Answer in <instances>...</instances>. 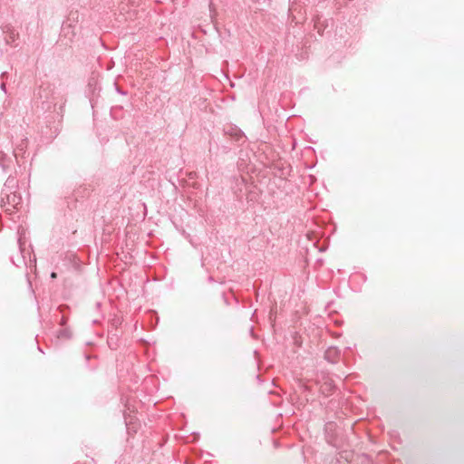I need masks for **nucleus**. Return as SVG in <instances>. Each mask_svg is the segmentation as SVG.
<instances>
[{
  "instance_id": "nucleus-1",
  "label": "nucleus",
  "mask_w": 464,
  "mask_h": 464,
  "mask_svg": "<svg viewBox=\"0 0 464 464\" xmlns=\"http://www.w3.org/2000/svg\"><path fill=\"white\" fill-rule=\"evenodd\" d=\"M34 97L44 115L39 123L41 138L43 142L49 143L59 134L66 100L62 92L49 82L40 85Z\"/></svg>"
},
{
  "instance_id": "nucleus-2",
  "label": "nucleus",
  "mask_w": 464,
  "mask_h": 464,
  "mask_svg": "<svg viewBox=\"0 0 464 464\" xmlns=\"http://www.w3.org/2000/svg\"><path fill=\"white\" fill-rule=\"evenodd\" d=\"M2 208L5 212L12 213L13 209L18 208L23 203V198L19 190L11 193H1Z\"/></svg>"
},
{
  "instance_id": "nucleus-3",
  "label": "nucleus",
  "mask_w": 464,
  "mask_h": 464,
  "mask_svg": "<svg viewBox=\"0 0 464 464\" xmlns=\"http://www.w3.org/2000/svg\"><path fill=\"white\" fill-rule=\"evenodd\" d=\"M223 130L225 135L229 136L237 143H244L246 141V137L245 133L236 125H227Z\"/></svg>"
},
{
  "instance_id": "nucleus-4",
  "label": "nucleus",
  "mask_w": 464,
  "mask_h": 464,
  "mask_svg": "<svg viewBox=\"0 0 464 464\" xmlns=\"http://www.w3.org/2000/svg\"><path fill=\"white\" fill-rule=\"evenodd\" d=\"M28 145L27 139H23L14 149V156L19 166H21V159L24 158Z\"/></svg>"
},
{
  "instance_id": "nucleus-5",
  "label": "nucleus",
  "mask_w": 464,
  "mask_h": 464,
  "mask_svg": "<svg viewBox=\"0 0 464 464\" xmlns=\"http://www.w3.org/2000/svg\"><path fill=\"white\" fill-rule=\"evenodd\" d=\"M324 357L327 362L333 364L337 363L341 357V351L337 347L331 346L326 349Z\"/></svg>"
},
{
  "instance_id": "nucleus-6",
  "label": "nucleus",
  "mask_w": 464,
  "mask_h": 464,
  "mask_svg": "<svg viewBox=\"0 0 464 464\" xmlns=\"http://www.w3.org/2000/svg\"><path fill=\"white\" fill-rule=\"evenodd\" d=\"M18 190V183L17 179L13 177L12 175H9L7 179L5 180L4 184V188L2 189L1 193H11L15 192Z\"/></svg>"
},
{
  "instance_id": "nucleus-7",
  "label": "nucleus",
  "mask_w": 464,
  "mask_h": 464,
  "mask_svg": "<svg viewBox=\"0 0 464 464\" xmlns=\"http://www.w3.org/2000/svg\"><path fill=\"white\" fill-rule=\"evenodd\" d=\"M3 33L6 34L5 40L7 44L14 43L18 36V34L10 24H6L3 27Z\"/></svg>"
},
{
  "instance_id": "nucleus-8",
  "label": "nucleus",
  "mask_w": 464,
  "mask_h": 464,
  "mask_svg": "<svg viewBox=\"0 0 464 464\" xmlns=\"http://www.w3.org/2000/svg\"><path fill=\"white\" fill-rule=\"evenodd\" d=\"M335 389V385L332 380H325L324 383L320 385V392L324 396H329L333 393Z\"/></svg>"
},
{
  "instance_id": "nucleus-9",
  "label": "nucleus",
  "mask_w": 464,
  "mask_h": 464,
  "mask_svg": "<svg viewBox=\"0 0 464 464\" xmlns=\"http://www.w3.org/2000/svg\"><path fill=\"white\" fill-rule=\"evenodd\" d=\"M328 21L327 20H321V18H318L314 22V28L317 30V33L321 35L324 34L325 30L328 28Z\"/></svg>"
},
{
  "instance_id": "nucleus-10",
  "label": "nucleus",
  "mask_w": 464,
  "mask_h": 464,
  "mask_svg": "<svg viewBox=\"0 0 464 464\" xmlns=\"http://www.w3.org/2000/svg\"><path fill=\"white\" fill-rule=\"evenodd\" d=\"M61 34L65 37H69L70 40L74 36V32L72 29V25L68 23H63L61 28Z\"/></svg>"
},
{
  "instance_id": "nucleus-11",
  "label": "nucleus",
  "mask_w": 464,
  "mask_h": 464,
  "mask_svg": "<svg viewBox=\"0 0 464 464\" xmlns=\"http://www.w3.org/2000/svg\"><path fill=\"white\" fill-rule=\"evenodd\" d=\"M12 160L8 158L4 152L0 151V167L3 169L5 172L9 169V163H11Z\"/></svg>"
},
{
  "instance_id": "nucleus-12",
  "label": "nucleus",
  "mask_w": 464,
  "mask_h": 464,
  "mask_svg": "<svg viewBox=\"0 0 464 464\" xmlns=\"http://www.w3.org/2000/svg\"><path fill=\"white\" fill-rule=\"evenodd\" d=\"M56 337L58 339H70L72 337V334L69 328H63L57 332Z\"/></svg>"
},
{
  "instance_id": "nucleus-13",
  "label": "nucleus",
  "mask_w": 464,
  "mask_h": 464,
  "mask_svg": "<svg viewBox=\"0 0 464 464\" xmlns=\"http://www.w3.org/2000/svg\"><path fill=\"white\" fill-rule=\"evenodd\" d=\"M296 2L297 0H289L288 13L293 17H295L294 13L297 10Z\"/></svg>"
},
{
  "instance_id": "nucleus-14",
  "label": "nucleus",
  "mask_w": 464,
  "mask_h": 464,
  "mask_svg": "<svg viewBox=\"0 0 464 464\" xmlns=\"http://www.w3.org/2000/svg\"><path fill=\"white\" fill-rule=\"evenodd\" d=\"M17 243H18V247H19V250H20V254H21V257L23 259V262L27 266V263L25 262V256H24L25 248L24 246V243H23L21 238L18 239Z\"/></svg>"
},
{
  "instance_id": "nucleus-15",
  "label": "nucleus",
  "mask_w": 464,
  "mask_h": 464,
  "mask_svg": "<svg viewBox=\"0 0 464 464\" xmlns=\"http://www.w3.org/2000/svg\"><path fill=\"white\" fill-rule=\"evenodd\" d=\"M115 91L121 95H127V92L123 91L116 82L113 83Z\"/></svg>"
},
{
  "instance_id": "nucleus-16",
  "label": "nucleus",
  "mask_w": 464,
  "mask_h": 464,
  "mask_svg": "<svg viewBox=\"0 0 464 464\" xmlns=\"http://www.w3.org/2000/svg\"><path fill=\"white\" fill-rule=\"evenodd\" d=\"M107 342L111 349H116V343H114V338L112 336L109 337Z\"/></svg>"
},
{
  "instance_id": "nucleus-17",
  "label": "nucleus",
  "mask_w": 464,
  "mask_h": 464,
  "mask_svg": "<svg viewBox=\"0 0 464 464\" xmlns=\"http://www.w3.org/2000/svg\"><path fill=\"white\" fill-rule=\"evenodd\" d=\"M88 86H89V88H92V86H94L93 90H92V92L94 93V92L97 89V87H96V81L94 79L90 80L89 83H88Z\"/></svg>"
},
{
  "instance_id": "nucleus-18",
  "label": "nucleus",
  "mask_w": 464,
  "mask_h": 464,
  "mask_svg": "<svg viewBox=\"0 0 464 464\" xmlns=\"http://www.w3.org/2000/svg\"><path fill=\"white\" fill-rule=\"evenodd\" d=\"M67 320H68V318L64 314H63V316L60 320V323H59L60 325L64 326L67 324Z\"/></svg>"
},
{
  "instance_id": "nucleus-19",
  "label": "nucleus",
  "mask_w": 464,
  "mask_h": 464,
  "mask_svg": "<svg viewBox=\"0 0 464 464\" xmlns=\"http://www.w3.org/2000/svg\"><path fill=\"white\" fill-rule=\"evenodd\" d=\"M67 308H68V307H67L66 305H60V306L58 307V310H59L62 314H63V313H64V311H65V309H67Z\"/></svg>"
},
{
  "instance_id": "nucleus-20",
  "label": "nucleus",
  "mask_w": 464,
  "mask_h": 464,
  "mask_svg": "<svg viewBox=\"0 0 464 464\" xmlns=\"http://www.w3.org/2000/svg\"><path fill=\"white\" fill-rule=\"evenodd\" d=\"M0 88L5 93H6V85L5 82L1 83Z\"/></svg>"
},
{
  "instance_id": "nucleus-21",
  "label": "nucleus",
  "mask_w": 464,
  "mask_h": 464,
  "mask_svg": "<svg viewBox=\"0 0 464 464\" xmlns=\"http://www.w3.org/2000/svg\"><path fill=\"white\" fill-rule=\"evenodd\" d=\"M334 426V423L333 422H329L326 424L325 426V430L327 431L328 430L332 429Z\"/></svg>"
},
{
  "instance_id": "nucleus-22",
  "label": "nucleus",
  "mask_w": 464,
  "mask_h": 464,
  "mask_svg": "<svg viewBox=\"0 0 464 464\" xmlns=\"http://www.w3.org/2000/svg\"><path fill=\"white\" fill-rule=\"evenodd\" d=\"M30 263H31V264H32V263H34V266H35V263H36V259H35V257H34L33 260L30 258Z\"/></svg>"
},
{
  "instance_id": "nucleus-23",
  "label": "nucleus",
  "mask_w": 464,
  "mask_h": 464,
  "mask_svg": "<svg viewBox=\"0 0 464 464\" xmlns=\"http://www.w3.org/2000/svg\"><path fill=\"white\" fill-rule=\"evenodd\" d=\"M90 102H91L92 106L93 107V102H94L93 97L90 98Z\"/></svg>"
},
{
  "instance_id": "nucleus-24",
  "label": "nucleus",
  "mask_w": 464,
  "mask_h": 464,
  "mask_svg": "<svg viewBox=\"0 0 464 464\" xmlns=\"http://www.w3.org/2000/svg\"><path fill=\"white\" fill-rule=\"evenodd\" d=\"M6 74H7V72H2V73H1V78H2V79H4V77H5V76H6Z\"/></svg>"
},
{
  "instance_id": "nucleus-25",
  "label": "nucleus",
  "mask_w": 464,
  "mask_h": 464,
  "mask_svg": "<svg viewBox=\"0 0 464 464\" xmlns=\"http://www.w3.org/2000/svg\"><path fill=\"white\" fill-rule=\"evenodd\" d=\"M51 276H52L53 278H54V277H56V274H55L54 272H53V273L51 274Z\"/></svg>"
},
{
  "instance_id": "nucleus-26",
  "label": "nucleus",
  "mask_w": 464,
  "mask_h": 464,
  "mask_svg": "<svg viewBox=\"0 0 464 464\" xmlns=\"http://www.w3.org/2000/svg\"><path fill=\"white\" fill-rule=\"evenodd\" d=\"M37 348H38V350H39L41 353H44V351L42 350V348H41L40 346H38Z\"/></svg>"
},
{
  "instance_id": "nucleus-27",
  "label": "nucleus",
  "mask_w": 464,
  "mask_h": 464,
  "mask_svg": "<svg viewBox=\"0 0 464 464\" xmlns=\"http://www.w3.org/2000/svg\"><path fill=\"white\" fill-rule=\"evenodd\" d=\"M12 262H13V264H14L15 266H18V265H17V264L15 263V261L14 260V258H12Z\"/></svg>"
},
{
  "instance_id": "nucleus-28",
  "label": "nucleus",
  "mask_w": 464,
  "mask_h": 464,
  "mask_svg": "<svg viewBox=\"0 0 464 464\" xmlns=\"http://www.w3.org/2000/svg\"><path fill=\"white\" fill-rule=\"evenodd\" d=\"M304 389L305 391H307V390H308V387H307V386H304Z\"/></svg>"
}]
</instances>
